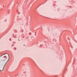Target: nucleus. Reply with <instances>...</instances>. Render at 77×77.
<instances>
[{
    "label": "nucleus",
    "instance_id": "nucleus-1",
    "mask_svg": "<svg viewBox=\"0 0 77 77\" xmlns=\"http://www.w3.org/2000/svg\"><path fill=\"white\" fill-rule=\"evenodd\" d=\"M4 66H5V65H1L0 66V71H3V68H4Z\"/></svg>",
    "mask_w": 77,
    "mask_h": 77
},
{
    "label": "nucleus",
    "instance_id": "nucleus-2",
    "mask_svg": "<svg viewBox=\"0 0 77 77\" xmlns=\"http://www.w3.org/2000/svg\"><path fill=\"white\" fill-rule=\"evenodd\" d=\"M60 32L59 30H57L56 32V34H59V33H60Z\"/></svg>",
    "mask_w": 77,
    "mask_h": 77
},
{
    "label": "nucleus",
    "instance_id": "nucleus-3",
    "mask_svg": "<svg viewBox=\"0 0 77 77\" xmlns=\"http://www.w3.org/2000/svg\"><path fill=\"white\" fill-rule=\"evenodd\" d=\"M7 57H9V54H8L7 55V56H5L4 57H5V58H7Z\"/></svg>",
    "mask_w": 77,
    "mask_h": 77
},
{
    "label": "nucleus",
    "instance_id": "nucleus-4",
    "mask_svg": "<svg viewBox=\"0 0 77 77\" xmlns=\"http://www.w3.org/2000/svg\"><path fill=\"white\" fill-rule=\"evenodd\" d=\"M54 31H53V30H51V33H54Z\"/></svg>",
    "mask_w": 77,
    "mask_h": 77
},
{
    "label": "nucleus",
    "instance_id": "nucleus-5",
    "mask_svg": "<svg viewBox=\"0 0 77 77\" xmlns=\"http://www.w3.org/2000/svg\"><path fill=\"white\" fill-rule=\"evenodd\" d=\"M27 70H29V69H30V68L29 67H28L27 68Z\"/></svg>",
    "mask_w": 77,
    "mask_h": 77
},
{
    "label": "nucleus",
    "instance_id": "nucleus-6",
    "mask_svg": "<svg viewBox=\"0 0 77 77\" xmlns=\"http://www.w3.org/2000/svg\"><path fill=\"white\" fill-rule=\"evenodd\" d=\"M48 32H50V29H48Z\"/></svg>",
    "mask_w": 77,
    "mask_h": 77
},
{
    "label": "nucleus",
    "instance_id": "nucleus-7",
    "mask_svg": "<svg viewBox=\"0 0 77 77\" xmlns=\"http://www.w3.org/2000/svg\"><path fill=\"white\" fill-rule=\"evenodd\" d=\"M2 63V62L1 61V60H0V64Z\"/></svg>",
    "mask_w": 77,
    "mask_h": 77
},
{
    "label": "nucleus",
    "instance_id": "nucleus-8",
    "mask_svg": "<svg viewBox=\"0 0 77 77\" xmlns=\"http://www.w3.org/2000/svg\"><path fill=\"white\" fill-rule=\"evenodd\" d=\"M33 38V36H32V37L31 38Z\"/></svg>",
    "mask_w": 77,
    "mask_h": 77
},
{
    "label": "nucleus",
    "instance_id": "nucleus-9",
    "mask_svg": "<svg viewBox=\"0 0 77 77\" xmlns=\"http://www.w3.org/2000/svg\"><path fill=\"white\" fill-rule=\"evenodd\" d=\"M19 38H18V40H19Z\"/></svg>",
    "mask_w": 77,
    "mask_h": 77
},
{
    "label": "nucleus",
    "instance_id": "nucleus-10",
    "mask_svg": "<svg viewBox=\"0 0 77 77\" xmlns=\"http://www.w3.org/2000/svg\"><path fill=\"white\" fill-rule=\"evenodd\" d=\"M4 55H5V54H4Z\"/></svg>",
    "mask_w": 77,
    "mask_h": 77
}]
</instances>
